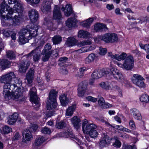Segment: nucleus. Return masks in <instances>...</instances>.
<instances>
[{"instance_id": "obj_41", "label": "nucleus", "mask_w": 149, "mask_h": 149, "mask_svg": "<svg viewBox=\"0 0 149 149\" xmlns=\"http://www.w3.org/2000/svg\"><path fill=\"white\" fill-rule=\"evenodd\" d=\"M90 34L88 32L81 30L78 33V37L80 38H87L89 37Z\"/></svg>"}, {"instance_id": "obj_39", "label": "nucleus", "mask_w": 149, "mask_h": 149, "mask_svg": "<svg viewBox=\"0 0 149 149\" xmlns=\"http://www.w3.org/2000/svg\"><path fill=\"white\" fill-rule=\"evenodd\" d=\"M34 42L31 45L33 47L38 46L37 49L42 46L44 43V42L41 41L37 38H34Z\"/></svg>"}, {"instance_id": "obj_14", "label": "nucleus", "mask_w": 149, "mask_h": 149, "mask_svg": "<svg viewBox=\"0 0 149 149\" xmlns=\"http://www.w3.org/2000/svg\"><path fill=\"white\" fill-rule=\"evenodd\" d=\"M22 14L15 13L14 16L11 20V24L6 22L5 23L6 26H10L12 25L15 26L17 25L20 22L21 16Z\"/></svg>"}, {"instance_id": "obj_2", "label": "nucleus", "mask_w": 149, "mask_h": 149, "mask_svg": "<svg viewBox=\"0 0 149 149\" xmlns=\"http://www.w3.org/2000/svg\"><path fill=\"white\" fill-rule=\"evenodd\" d=\"M15 77V75L14 72H11L2 75L0 78L1 82L5 84L3 93L6 97H8L9 94L10 89H11V82L13 79Z\"/></svg>"}, {"instance_id": "obj_55", "label": "nucleus", "mask_w": 149, "mask_h": 149, "mask_svg": "<svg viewBox=\"0 0 149 149\" xmlns=\"http://www.w3.org/2000/svg\"><path fill=\"white\" fill-rule=\"evenodd\" d=\"M148 96L146 94H143L140 97V100L142 102H148Z\"/></svg>"}, {"instance_id": "obj_54", "label": "nucleus", "mask_w": 149, "mask_h": 149, "mask_svg": "<svg viewBox=\"0 0 149 149\" xmlns=\"http://www.w3.org/2000/svg\"><path fill=\"white\" fill-rule=\"evenodd\" d=\"M7 57L10 59H13L15 57V55L11 51H9L6 52Z\"/></svg>"}, {"instance_id": "obj_6", "label": "nucleus", "mask_w": 149, "mask_h": 149, "mask_svg": "<svg viewBox=\"0 0 149 149\" xmlns=\"http://www.w3.org/2000/svg\"><path fill=\"white\" fill-rule=\"evenodd\" d=\"M145 79L141 75L135 74L132 78V81L133 83L140 88H145L146 84L143 81Z\"/></svg>"}, {"instance_id": "obj_7", "label": "nucleus", "mask_w": 149, "mask_h": 149, "mask_svg": "<svg viewBox=\"0 0 149 149\" xmlns=\"http://www.w3.org/2000/svg\"><path fill=\"white\" fill-rule=\"evenodd\" d=\"M97 126L93 123H88V120L84 119L82 121V128L84 133L88 134L97 128Z\"/></svg>"}, {"instance_id": "obj_63", "label": "nucleus", "mask_w": 149, "mask_h": 149, "mask_svg": "<svg viewBox=\"0 0 149 149\" xmlns=\"http://www.w3.org/2000/svg\"><path fill=\"white\" fill-rule=\"evenodd\" d=\"M87 100L89 101H91L93 102H95L97 101V98L93 97L91 96H88L86 97Z\"/></svg>"}, {"instance_id": "obj_28", "label": "nucleus", "mask_w": 149, "mask_h": 149, "mask_svg": "<svg viewBox=\"0 0 149 149\" xmlns=\"http://www.w3.org/2000/svg\"><path fill=\"white\" fill-rule=\"evenodd\" d=\"M76 104H74L69 107L66 111V115L67 116H71L73 113L76 109Z\"/></svg>"}, {"instance_id": "obj_36", "label": "nucleus", "mask_w": 149, "mask_h": 149, "mask_svg": "<svg viewBox=\"0 0 149 149\" xmlns=\"http://www.w3.org/2000/svg\"><path fill=\"white\" fill-rule=\"evenodd\" d=\"M107 29L106 25L102 23L97 24L95 26V29L97 31H102Z\"/></svg>"}, {"instance_id": "obj_56", "label": "nucleus", "mask_w": 149, "mask_h": 149, "mask_svg": "<svg viewBox=\"0 0 149 149\" xmlns=\"http://www.w3.org/2000/svg\"><path fill=\"white\" fill-rule=\"evenodd\" d=\"M41 132L42 133L46 134H50L51 132V130L46 127L42 128Z\"/></svg>"}, {"instance_id": "obj_32", "label": "nucleus", "mask_w": 149, "mask_h": 149, "mask_svg": "<svg viewBox=\"0 0 149 149\" xmlns=\"http://www.w3.org/2000/svg\"><path fill=\"white\" fill-rule=\"evenodd\" d=\"M60 102L62 106H65L69 103V99L65 94L60 95L59 97Z\"/></svg>"}, {"instance_id": "obj_25", "label": "nucleus", "mask_w": 149, "mask_h": 149, "mask_svg": "<svg viewBox=\"0 0 149 149\" xmlns=\"http://www.w3.org/2000/svg\"><path fill=\"white\" fill-rule=\"evenodd\" d=\"M61 9L64 11V15L67 17L69 16L72 13V7L70 5L67 4L65 8L62 7Z\"/></svg>"}, {"instance_id": "obj_34", "label": "nucleus", "mask_w": 149, "mask_h": 149, "mask_svg": "<svg viewBox=\"0 0 149 149\" xmlns=\"http://www.w3.org/2000/svg\"><path fill=\"white\" fill-rule=\"evenodd\" d=\"M77 40L74 38L69 37L66 42V44L69 47H71L77 45Z\"/></svg>"}, {"instance_id": "obj_37", "label": "nucleus", "mask_w": 149, "mask_h": 149, "mask_svg": "<svg viewBox=\"0 0 149 149\" xmlns=\"http://www.w3.org/2000/svg\"><path fill=\"white\" fill-rule=\"evenodd\" d=\"M94 20L93 18H90L82 22L81 24L84 27L88 28L91 25Z\"/></svg>"}, {"instance_id": "obj_45", "label": "nucleus", "mask_w": 149, "mask_h": 149, "mask_svg": "<svg viewBox=\"0 0 149 149\" xmlns=\"http://www.w3.org/2000/svg\"><path fill=\"white\" fill-rule=\"evenodd\" d=\"M110 40L111 43L117 42L118 40L117 35L115 33H110Z\"/></svg>"}, {"instance_id": "obj_24", "label": "nucleus", "mask_w": 149, "mask_h": 149, "mask_svg": "<svg viewBox=\"0 0 149 149\" xmlns=\"http://www.w3.org/2000/svg\"><path fill=\"white\" fill-rule=\"evenodd\" d=\"M34 71L33 70L30 69L29 70L26 76V79L29 84H31L34 77Z\"/></svg>"}, {"instance_id": "obj_11", "label": "nucleus", "mask_w": 149, "mask_h": 149, "mask_svg": "<svg viewBox=\"0 0 149 149\" xmlns=\"http://www.w3.org/2000/svg\"><path fill=\"white\" fill-rule=\"evenodd\" d=\"M111 72L110 74L109 75V79L115 78L119 80H121L123 78V75L116 68H112L111 69Z\"/></svg>"}, {"instance_id": "obj_53", "label": "nucleus", "mask_w": 149, "mask_h": 149, "mask_svg": "<svg viewBox=\"0 0 149 149\" xmlns=\"http://www.w3.org/2000/svg\"><path fill=\"white\" fill-rule=\"evenodd\" d=\"M12 131V128L7 126H4L3 128V132L5 134H8Z\"/></svg>"}, {"instance_id": "obj_38", "label": "nucleus", "mask_w": 149, "mask_h": 149, "mask_svg": "<svg viewBox=\"0 0 149 149\" xmlns=\"http://www.w3.org/2000/svg\"><path fill=\"white\" fill-rule=\"evenodd\" d=\"M13 10L12 8L9 9L7 14L6 15L5 18L8 20H11L14 16Z\"/></svg>"}, {"instance_id": "obj_62", "label": "nucleus", "mask_w": 149, "mask_h": 149, "mask_svg": "<svg viewBox=\"0 0 149 149\" xmlns=\"http://www.w3.org/2000/svg\"><path fill=\"white\" fill-rule=\"evenodd\" d=\"M11 31L6 29L3 30V33L4 36L6 37H9L11 33Z\"/></svg>"}, {"instance_id": "obj_47", "label": "nucleus", "mask_w": 149, "mask_h": 149, "mask_svg": "<svg viewBox=\"0 0 149 149\" xmlns=\"http://www.w3.org/2000/svg\"><path fill=\"white\" fill-rule=\"evenodd\" d=\"M52 45L49 43H47L44 46L42 50V54H45L49 52L52 49Z\"/></svg>"}, {"instance_id": "obj_27", "label": "nucleus", "mask_w": 149, "mask_h": 149, "mask_svg": "<svg viewBox=\"0 0 149 149\" xmlns=\"http://www.w3.org/2000/svg\"><path fill=\"white\" fill-rule=\"evenodd\" d=\"M104 73L102 70H95L92 76L94 79H98L102 77Z\"/></svg>"}, {"instance_id": "obj_43", "label": "nucleus", "mask_w": 149, "mask_h": 149, "mask_svg": "<svg viewBox=\"0 0 149 149\" xmlns=\"http://www.w3.org/2000/svg\"><path fill=\"white\" fill-rule=\"evenodd\" d=\"M66 134H68V136H67V137H69L71 139H73V140L78 145L81 144L82 142L81 141L74 135L70 133L68 134L67 132H66Z\"/></svg>"}, {"instance_id": "obj_9", "label": "nucleus", "mask_w": 149, "mask_h": 149, "mask_svg": "<svg viewBox=\"0 0 149 149\" xmlns=\"http://www.w3.org/2000/svg\"><path fill=\"white\" fill-rule=\"evenodd\" d=\"M53 0H43L40 6V10L44 14L50 12L51 10V4Z\"/></svg>"}, {"instance_id": "obj_51", "label": "nucleus", "mask_w": 149, "mask_h": 149, "mask_svg": "<svg viewBox=\"0 0 149 149\" xmlns=\"http://www.w3.org/2000/svg\"><path fill=\"white\" fill-rule=\"evenodd\" d=\"M27 2L31 5L34 6L39 4L40 0H25Z\"/></svg>"}, {"instance_id": "obj_5", "label": "nucleus", "mask_w": 149, "mask_h": 149, "mask_svg": "<svg viewBox=\"0 0 149 149\" xmlns=\"http://www.w3.org/2000/svg\"><path fill=\"white\" fill-rule=\"evenodd\" d=\"M2 1L1 5V8L0 10V13L1 16L3 19H5L6 15L4 14L6 13L5 12H8L9 8L10 6L8 5L14 4L17 1V0H2Z\"/></svg>"}, {"instance_id": "obj_61", "label": "nucleus", "mask_w": 149, "mask_h": 149, "mask_svg": "<svg viewBox=\"0 0 149 149\" xmlns=\"http://www.w3.org/2000/svg\"><path fill=\"white\" fill-rule=\"evenodd\" d=\"M104 136L103 139L105 141L107 144H110L111 139L109 138L107 134H104Z\"/></svg>"}, {"instance_id": "obj_12", "label": "nucleus", "mask_w": 149, "mask_h": 149, "mask_svg": "<svg viewBox=\"0 0 149 149\" xmlns=\"http://www.w3.org/2000/svg\"><path fill=\"white\" fill-rule=\"evenodd\" d=\"M134 61L133 57L131 56H127L124 62L125 69L130 70L133 67Z\"/></svg>"}, {"instance_id": "obj_10", "label": "nucleus", "mask_w": 149, "mask_h": 149, "mask_svg": "<svg viewBox=\"0 0 149 149\" xmlns=\"http://www.w3.org/2000/svg\"><path fill=\"white\" fill-rule=\"evenodd\" d=\"M36 92V90L35 87H33L31 89L29 93L30 100L31 102L35 104V106L38 107H40V104L39 98L37 95Z\"/></svg>"}, {"instance_id": "obj_59", "label": "nucleus", "mask_w": 149, "mask_h": 149, "mask_svg": "<svg viewBox=\"0 0 149 149\" xmlns=\"http://www.w3.org/2000/svg\"><path fill=\"white\" fill-rule=\"evenodd\" d=\"M99 54L102 56H104L107 52V50L106 48H103L102 47H99Z\"/></svg>"}, {"instance_id": "obj_18", "label": "nucleus", "mask_w": 149, "mask_h": 149, "mask_svg": "<svg viewBox=\"0 0 149 149\" xmlns=\"http://www.w3.org/2000/svg\"><path fill=\"white\" fill-rule=\"evenodd\" d=\"M53 19L58 20L62 18V15L60 10V8L58 6H56L53 11Z\"/></svg>"}, {"instance_id": "obj_58", "label": "nucleus", "mask_w": 149, "mask_h": 149, "mask_svg": "<svg viewBox=\"0 0 149 149\" xmlns=\"http://www.w3.org/2000/svg\"><path fill=\"white\" fill-rule=\"evenodd\" d=\"M56 126L57 128L62 129L65 127L66 126V124L65 123L61 121L57 123Z\"/></svg>"}, {"instance_id": "obj_4", "label": "nucleus", "mask_w": 149, "mask_h": 149, "mask_svg": "<svg viewBox=\"0 0 149 149\" xmlns=\"http://www.w3.org/2000/svg\"><path fill=\"white\" fill-rule=\"evenodd\" d=\"M57 93V92L54 89H52L50 91L49 95V101L47 103V110H50L53 108H56L57 105L56 99Z\"/></svg>"}, {"instance_id": "obj_22", "label": "nucleus", "mask_w": 149, "mask_h": 149, "mask_svg": "<svg viewBox=\"0 0 149 149\" xmlns=\"http://www.w3.org/2000/svg\"><path fill=\"white\" fill-rule=\"evenodd\" d=\"M71 121L74 128L77 130H78L80 128V126L79 122L81 121L80 119L78 118L77 116H74L71 119Z\"/></svg>"}, {"instance_id": "obj_60", "label": "nucleus", "mask_w": 149, "mask_h": 149, "mask_svg": "<svg viewBox=\"0 0 149 149\" xmlns=\"http://www.w3.org/2000/svg\"><path fill=\"white\" fill-rule=\"evenodd\" d=\"M38 128V126L37 125L33 124L30 127L29 129H27L28 130H29L31 132H35Z\"/></svg>"}, {"instance_id": "obj_23", "label": "nucleus", "mask_w": 149, "mask_h": 149, "mask_svg": "<svg viewBox=\"0 0 149 149\" xmlns=\"http://www.w3.org/2000/svg\"><path fill=\"white\" fill-rule=\"evenodd\" d=\"M13 79L14 81V83L13 84L11 83V89H10V90L11 91H13L15 88L18 87L22 84L21 80L20 79L16 77L15 76V78Z\"/></svg>"}, {"instance_id": "obj_35", "label": "nucleus", "mask_w": 149, "mask_h": 149, "mask_svg": "<svg viewBox=\"0 0 149 149\" xmlns=\"http://www.w3.org/2000/svg\"><path fill=\"white\" fill-rule=\"evenodd\" d=\"M97 56L95 54L93 53H92L90 54L88 57L85 59V61L87 63H90L94 61L95 59L96 58Z\"/></svg>"}, {"instance_id": "obj_46", "label": "nucleus", "mask_w": 149, "mask_h": 149, "mask_svg": "<svg viewBox=\"0 0 149 149\" xmlns=\"http://www.w3.org/2000/svg\"><path fill=\"white\" fill-rule=\"evenodd\" d=\"M91 42L88 40H84L79 42H78L77 40L76 45L79 47H81L86 45H91Z\"/></svg>"}, {"instance_id": "obj_17", "label": "nucleus", "mask_w": 149, "mask_h": 149, "mask_svg": "<svg viewBox=\"0 0 149 149\" xmlns=\"http://www.w3.org/2000/svg\"><path fill=\"white\" fill-rule=\"evenodd\" d=\"M110 33H106L102 36H98L97 38H94L95 41V42H98L100 40H102L107 43H109L110 42Z\"/></svg>"}, {"instance_id": "obj_16", "label": "nucleus", "mask_w": 149, "mask_h": 149, "mask_svg": "<svg viewBox=\"0 0 149 149\" xmlns=\"http://www.w3.org/2000/svg\"><path fill=\"white\" fill-rule=\"evenodd\" d=\"M22 141L23 143H27L31 141L33 138V136L31 132L27 129L24 130L23 133Z\"/></svg>"}, {"instance_id": "obj_19", "label": "nucleus", "mask_w": 149, "mask_h": 149, "mask_svg": "<svg viewBox=\"0 0 149 149\" xmlns=\"http://www.w3.org/2000/svg\"><path fill=\"white\" fill-rule=\"evenodd\" d=\"M86 85L83 82L79 84L78 88V95L79 97L84 96L86 89Z\"/></svg>"}, {"instance_id": "obj_40", "label": "nucleus", "mask_w": 149, "mask_h": 149, "mask_svg": "<svg viewBox=\"0 0 149 149\" xmlns=\"http://www.w3.org/2000/svg\"><path fill=\"white\" fill-rule=\"evenodd\" d=\"M52 51H49L47 53L42 54V52L41 53V54L43 55L42 58V61L44 62L48 61L51 55L52 54Z\"/></svg>"}, {"instance_id": "obj_33", "label": "nucleus", "mask_w": 149, "mask_h": 149, "mask_svg": "<svg viewBox=\"0 0 149 149\" xmlns=\"http://www.w3.org/2000/svg\"><path fill=\"white\" fill-rule=\"evenodd\" d=\"M46 140V139L43 136H40L36 139L33 145L34 146L38 147L40 145Z\"/></svg>"}, {"instance_id": "obj_21", "label": "nucleus", "mask_w": 149, "mask_h": 149, "mask_svg": "<svg viewBox=\"0 0 149 149\" xmlns=\"http://www.w3.org/2000/svg\"><path fill=\"white\" fill-rule=\"evenodd\" d=\"M15 4L13 7L14 10L16 13L19 14H22V5L20 1H17L14 3Z\"/></svg>"}, {"instance_id": "obj_31", "label": "nucleus", "mask_w": 149, "mask_h": 149, "mask_svg": "<svg viewBox=\"0 0 149 149\" xmlns=\"http://www.w3.org/2000/svg\"><path fill=\"white\" fill-rule=\"evenodd\" d=\"M44 23L45 25L47 26L49 29L54 30V24L51 18L50 19L48 18H45Z\"/></svg>"}, {"instance_id": "obj_57", "label": "nucleus", "mask_w": 149, "mask_h": 149, "mask_svg": "<svg viewBox=\"0 0 149 149\" xmlns=\"http://www.w3.org/2000/svg\"><path fill=\"white\" fill-rule=\"evenodd\" d=\"M121 127V128L120 129H119V130H122L123 131H125L127 132L130 133L131 132V131L127 128H126L125 127H123L121 125H116L114 127H113V128H118L119 127Z\"/></svg>"}, {"instance_id": "obj_52", "label": "nucleus", "mask_w": 149, "mask_h": 149, "mask_svg": "<svg viewBox=\"0 0 149 149\" xmlns=\"http://www.w3.org/2000/svg\"><path fill=\"white\" fill-rule=\"evenodd\" d=\"M97 98L98 104L101 108H102L105 103V100L102 97L99 95L98 96Z\"/></svg>"}, {"instance_id": "obj_49", "label": "nucleus", "mask_w": 149, "mask_h": 149, "mask_svg": "<svg viewBox=\"0 0 149 149\" xmlns=\"http://www.w3.org/2000/svg\"><path fill=\"white\" fill-rule=\"evenodd\" d=\"M87 134L89 135L91 138H95L97 137L98 134L97 131L95 129H94L92 131H91Z\"/></svg>"}, {"instance_id": "obj_50", "label": "nucleus", "mask_w": 149, "mask_h": 149, "mask_svg": "<svg viewBox=\"0 0 149 149\" xmlns=\"http://www.w3.org/2000/svg\"><path fill=\"white\" fill-rule=\"evenodd\" d=\"M139 45L140 47L142 49H144L146 52L149 53V44H146L143 45L141 43H139Z\"/></svg>"}, {"instance_id": "obj_13", "label": "nucleus", "mask_w": 149, "mask_h": 149, "mask_svg": "<svg viewBox=\"0 0 149 149\" xmlns=\"http://www.w3.org/2000/svg\"><path fill=\"white\" fill-rule=\"evenodd\" d=\"M32 56H33V59L34 61H37L40 59L41 56L40 54L37 52V48L32 50L30 53L24 57L26 58H31Z\"/></svg>"}, {"instance_id": "obj_26", "label": "nucleus", "mask_w": 149, "mask_h": 149, "mask_svg": "<svg viewBox=\"0 0 149 149\" xmlns=\"http://www.w3.org/2000/svg\"><path fill=\"white\" fill-rule=\"evenodd\" d=\"M18 117V114L16 113H14L13 115L10 116L8 118L7 121L8 124L13 125L16 122Z\"/></svg>"}, {"instance_id": "obj_20", "label": "nucleus", "mask_w": 149, "mask_h": 149, "mask_svg": "<svg viewBox=\"0 0 149 149\" xmlns=\"http://www.w3.org/2000/svg\"><path fill=\"white\" fill-rule=\"evenodd\" d=\"M29 65V61L27 60L21 62L19 66V70L21 72H25Z\"/></svg>"}, {"instance_id": "obj_30", "label": "nucleus", "mask_w": 149, "mask_h": 149, "mask_svg": "<svg viewBox=\"0 0 149 149\" xmlns=\"http://www.w3.org/2000/svg\"><path fill=\"white\" fill-rule=\"evenodd\" d=\"M77 20L75 18H71L68 19L66 22V26L70 28L74 27L76 24Z\"/></svg>"}, {"instance_id": "obj_3", "label": "nucleus", "mask_w": 149, "mask_h": 149, "mask_svg": "<svg viewBox=\"0 0 149 149\" xmlns=\"http://www.w3.org/2000/svg\"><path fill=\"white\" fill-rule=\"evenodd\" d=\"M24 91V90L23 88H17V89L11 94H10L9 90V94L8 97H6L5 95L4 96L6 98H8L11 100L18 99L20 102L23 101H24L25 99V97L23 95Z\"/></svg>"}, {"instance_id": "obj_64", "label": "nucleus", "mask_w": 149, "mask_h": 149, "mask_svg": "<svg viewBox=\"0 0 149 149\" xmlns=\"http://www.w3.org/2000/svg\"><path fill=\"white\" fill-rule=\"evenodd\" d=\"M129 126L131 129L134 130L136 128V126L134 121L130 120L129 122Z\"/></svg>"}, {"instance_id": "obj_42", "label": "nucleus", "mask_w": 149, "mask_h": 149, "mask_svg": "<svg viewBox=\"0 0 149 149\" xmlns=\"http://www.w3.org/2000/svg\"><path fill=\"white\" fill-rule=\"evenodd\" d=\"M10 65V62L6 59H3L0 61V65L3 69H5L9 67Z\"/></svg>"}, {"instance_id": "obj_44", "label": "nucleus", "mask_w": 149, "mask_h": 149, "mask_svg": "<svg viewBox=\"0 0 149 149\" xmlns=\"http://www.w3.org/2000/svg\"><path fill=\"white\" fill-rule=\"evenodd\" d=\"M52 40L54 44H58L61 41L62 38L60 36L56 35L52 38Z\"/></svg>"}, {"instance_id": "obj_48", "label": "nucleus", "mask_w": 149, "mask_h": 149, "mask_svg": "<svg viewBox=\"0 0 149 149\" xmlns=\"http://www.w3.org/2000/svg\"><path fill=\"white\" fill-rule=\"evenodd\" d=\"M116 59L118 61L124 60L127 57L126 54L124 52L122 53L120 55H119L118 54H116Z\"/></svg>"}, {"instance_id": "obj_29", "label": "nucleus", "mask_w": 149, "mask_h": 149, "mask_svg": "<svg viewBox=\"0 0 149 149\" xmlns=\"http://www.w3.org/2000/svg\"><path fill=\"white\" fill-rule=\"evenodd\" d=\"M132 115L136 119L140 120L141 118V116L139 111L137 109L133 108L131 110Z\"/></svg>"}, {"instance_id": "obj_8", "label": "nucleus", "mask_w": 149, "mask_h": 149, "mask_svg": "<svg viewBox=\"0 0 149 149\" xmlns=\"http://www.w3.org/2000/svg\"><path fill=\"white\" fill-rule=\"evenodd\" d=\"M115 82L110 83L108 82H102L100 84V86L103 89L106 90H111L113 88L117 89L119 92L122 96V93L121 90L118 86L116 85Z\"/></svg>"}, {"instance_id": "obj_1", "label": "nucleus", "mask_w": 149, "mask_h": 149, "mask_svg": "<svg viewBox=\"0 0 149 149\" xmlns=\"http://www.w3.org/2000/svg\"><path fill=\"white\" fill-rule=\"evenodd\" d=\"M38 28H31L29 26L20 30L19 33V42L20 45L24 44L28 42L32 37H35L37 34Z\"/></svg>"}, {"instance_id": "obj_15", "label": "nucleus", "mask_w": 149, "mask_h": 149, "mask_svg": "<svg viewBox=\"0 0 149 149\" xmlns=\"http://www.w3.org/2000/svg\"><path fill=\"white\" fill-rule=\"evenodd\" d=\"M29 18L32 22H36L39 17V13L38 11L34 9H32L28 12Z\"/></svg>"}]
</instances>
